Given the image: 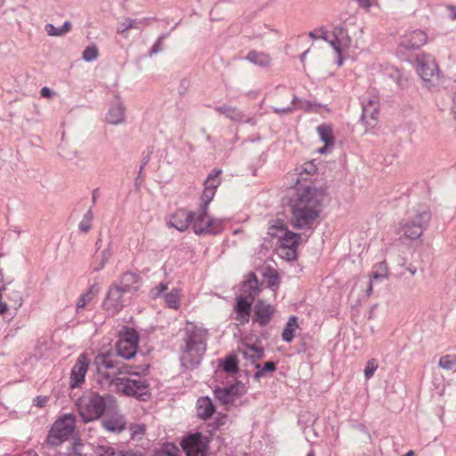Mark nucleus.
<instances>
[{
  "instance_id": "obj_1",
  "label": "nucleus",
  "mask_w": 456,
  "mask_h": 456,
  "mask_svg": "<svg viewBox=\"0 0 456 456\" xmlns=\"http://www.w3.org/2000/svg\"><path fill=\"white\" fill-rule=\"evenodd\" d=\"M293 188L282 199L289 211V223L295 230H310L318 223L328 198L327 184L317 185L314 160L301 166Z\"/></svg>"
},
{
  "instance_id": "obj_2",
  "label": "nucleus",
  "mask_w": 456,
  "mask_h": 456,
  "mask_svg": "<svg viewBox=\"0 0 456 456\" xmlns=\"http://www.w3.org/2000/svg\"><path fill=\"white\" fill-rule=\"evenodd\" d=\"M208 330L194 322H187L184 328L180 360L183 366L194 369L201 363L208 347Z\"/></svg>"
},
{
  "instance_id": "obj_3",
  "label": "nucleus",
  "mask_w": 456,
  "mask_h": 456,
  "mask_svg": "<svg viewBox=\"0 0 456 456\" xmlns=\"http://www.w3.org/2000/svg\"><path fill=\"white\" fill-rule=\"evenodd\" d=\"M76 406L83 423L86 424L102 418L107 409L116 407V398L110 394L102 396L87 391L77 400Z\"/></svg>"
},
{
  "instance_id": "obj_4",
  "label": "nucleus",
  "mask_w": 456,
  "mask_h": 456,
  "mask_svg": "<svg viewBox=\"0 0 456 456\" xmlns=\"http://www.w3.org/2000/svg\"><path fill=\"white\" fill-rule=\"evenodd\" d=\"M428 42V35L421 29H415L403 35L395 50V55L403 61L413 63L419 56L424 55L421 47Z\"/></svg>"
},
{
  "instance_id": "obj_5",
  "label": "nucleus",
  "mask_w": 456,
  "mask_h": 456,
  "mask_svg": "<svg viewBox=\"0 0 456 456\" xmlns=\"http://www.w3.org/2000/svg\"><path fill=\"white\" fill-rule=\"evenodd\" d=\"M77 418L73 413H66L59 417L48 430L45 443L53 447H59L75 434Z\"/></svg>"
},
{
  "instance_id": "obj_6",
  "label": "nucleus",
  "mask_w": 456,
  "mask_h": 456,
  "mask_svg": "<svg viewBox=\"0 0 456 456\" xmlns=\"http://www.w3.org/2000/svg\"><path fill=\"white\" fill-rule=\"evenodd\" d=\"M102 378L109 380L110 384L116 385L117 388L126 396L134 397L140 401H146L151 397L150 384L145 380L131 379L129 378H111V374L109 372L102 373Z\"/></svg>"
},
{
  "instance_id": "obj_7",
  "label": "nucleus",
  "mask_w": 456,
  "mask_h": 456,
  "mask_svg": "<svg viewBox=\"0 0 456 456\" xmlns=\"http://www.w3.org/2000/svg\"><path fill=\"white\" fill-rule=\"evenodd\" d=\"M431 217L429 208L416 210L413 219L400 222L397 234L411 240H417L429 225Z\"/></svg>"
},
{
  "instance_id": "obj_8",
  "label": "nucleus",
  "mask_w": 456,
  "mask_h": 456,
  "mask_svg": "<svg viewBox=\"0 0 456 456\" xmlns=\"http://www.w3.org/2000/svg\"><path fill=\"white\" fill-rule=\"evenodd\" d=\"M139 341L140 334L135 329L122 326L118 333V340L115 344V354L122 359H133L137 354Z\"/></svg>"
},
{
  "instance_id": "obj_9",
  "label": "nucleus",
  "mask_w": 456,
  "mask_h": 456,
  "mask_svg": "<svg viewBox=\"0 0 456 456\" xmlns=\"http://www.w3.org/2000/svg\"><path fill=\"white\" fill-rule=\"evenodd\" d=\"M118 355L115 354L112 350L105 353H100L94 357V363L96 365L97 372L102 374V368L106 370H116L111 378H118V375L128 374L134 376H140V372L133 371L134 365L125 363L122 360L118 359Z\"/></svg>"
},
{
  "instance_id": "obj_10",
  "label": "nucleus",
  "mask_w": 456,
  "mask_h": 456,
  "mask_svg": "<svg viewBox=\"0 0 456 456\" xmlns=\"http://www.w3.org/2000/svg\"><path fill=\"white\" fill-rule=\"evenodd\" d=\"M211 442V436L200 431L187 432L182 437L180 446L186 456H206Z\"/></svg>"
},
{
  "instance_id": "obj_11",
  "label": "nucleus",
  "mask_w": 456,
  "mask_h": 456,
  "mask_svg": "<svg viewBox=\"0 0 456 456\" xmlns=\"http://www.w3.org/2000/svg\"><path fill=\"white\" fill-rule=\"evenodd\" d=\"M413 64L416 65L417 71L420 76L424 86L428 90H433L437 86L433 79H439V69L435 60L430 54H424L419 56V60H415Z\"/></svg>"
},
{
  "instance_id": "obj_12",
  "label": "nucleus",
  "mask_w": 456,
  "mask_h": 456,
  "mask_svg": "<svg viewBox=\"0 0 456 456\" xmlns=\"http://www.w3.org/2000/svg\"><path fill=\"white\" fill-rule=\"evenodd\" d=\"M301 239L300 233L292 232L287 227L278 238L280 256L288 262L296 261Z\"/></svg>"
},
{
  "instance_id": "obj_13",
  "label": "nucleus",
  "mask_w": 456,
  "mask_h": 456,
  "mask_svg": "<svg viewBox=\"0 0 456 456\" xmlns=\"http://www.w3.org/2000/svg\"><path fill=\"white\" fill-rule=\"evenodd\" d=\"M117 284L111 283L107 290L105 297L102 303V308L110 315L114 316L120 313L125 307V295Z\"/></svg>"
},
{
  "instance_id": "obj_14",
  "label": "nucleus",
  "mask_w": 456,
  "mask_h": 456,
  "mask_svg": "<svg viewBox=\"0 0 456 456\" xmlns=\"http://www.w3.org/2000/svg\"><path fill=\"white\" fill-rule=\"evenodd\" d=\"M275 306L267 303L265 299L259 298L254 304L252 322L260 327L267 326L275 314Z\"/></svg>"
},
{
  "instance_id": "obj_15",
  "label": "nucleus",
  "mask_w": 456,
  "mask_h": 456,
  "mask_svg": "<svg viewBox=\"0 0 456 456\" xmlns=\"http://www.w3.org/2000/svg\"><path fill=\"white\" fill-rule=\"evenodd\" d=\"M89 363L90 360L87 354H80L70 371V389L80 387L85 383Z\"/></svg>"
},
{
  "instance_id": "obj_16",
  "label": "nucleus",
  "mask_w": 456,
  "mask_h": 456,
  "mask_svg": "<svg viewBox=\"0 0 456 456\" xmlns=\"http://www.w3.org/2000/svg\"><path fill=\"white\" fill-rule=\"evenodd\" d=\"M254 301L255 299H253L252 296L250 297H247L242 295L236 297L233 311L236 314L234 319L239 322V325H245L248 323L250 317H252L253 314Z\"/></svg>"
},
{
  "instance_id": "obj_17",
  "label": "nucleus",
  "mask_w": 456,
  "mask_h": 456,
  "mask_svg": "<svg viewBox=\"0 0 456 456\" xmlns=\"http://www.w3.org/2000/svg\"><path fill=\"white\" fill-rule=\"evenodd\" d=\"M243 384L240 381H237L226 387H216L214 389V395L223 405L232 404L236 399L240 398L243 392L240 388Z\"/></svg>"
},
{
  "instance_id": "obj_18",
  "label": "nucleus",
  "mask_w": 456,
  "mask_h": 456,
  "mask_svg": "<svg viewBox=\"0 0 456 456\" xmlns=\"http://www.w3.org/2000/svg\"><path fill=\"white\" fill-rule=\"evenodd\" d=\"M196 213L194 211H188L185 208L176 209L171 216L168 221L169 227L175 228L183 232L193 225L196 220Z\"/></svg>"
},
{
  "instance_id": "obj_19",
  "label": "nucleus",
  "mask_w": 456,
  "mask_h": 456,
  "mask_svg": "<svg viewBox=\"0 0 456 456\" xmlns=\"http://www.w3.org/2000/svg\"><path fill=\"white\" fill-rule=\"evenodd\" d=\"M205 219H207L205 225H201V223L198 221V216H196L192 225V231L196 235L217 236L224 232V224L223 220L208 216Z\"/></svg>"
},
{
  "instance_id": "obj_20",
  "label": "nucleus",
  "mask_w": 456,
  "mask_h": 456,
  "mask_svg": "<svg viewBox=\"0 0 456 456\" xmlns=\"http://www.w3.org/2000/svg\"><path fill=\"white\" fill-rule=\"evenodd\" d=\"M118 287L127 294H136L142 286V277L139 273L126 271L122 273L119 277L113 281Z\"/></svg>"
},
{
  "instance_id": "obj_21",
  "label": "nucleus",
  "mask_w": 456,
  "mask_h": 456,
  "mask_svg": "<svg viewBox=\"0 0 456 456\" xmlns=\"http://www.w3.org/2000/svg\"><path fill=\"white\" fill-rule=\"evenodd\" d=\"M361 120L366 127L373 128L376 126L379 115V102L377 99L362 100Z\"/></svg>"
},
{
  "instance_id": "obj_22",
  "label": "nucleus",
  "mask_w": 456,
  "mask_h": 456,
  "mask_svg": "<svg viewBox=\"0 0 456 456\" xmlns=\"http://www.w3.org/2000/svg\"><path fill=\"white\" fill-rule=\"evenodd\" d=\"M219 185L220 180H217L215 185H204L199 205L198 221L200 223H203L205 218L208 217L209 204L213 200Z\"/></svg>"
},
{
  "instance_id": "obj_23",
  "label": "nucleus",
  "mask_w": 456,
  "mask_h": 456,
  "mask_svg": "<svg viewBox=\"0 0 456 456\" xmlns=\"http://www.w3.org/2000/svg\"><path fill=\"white\" fill-rule=\"evenodd\" d=\"M197 417L202 420L210 419L216 411V406L209 396H201L197 400Z\"/></svg>"
},
{
  "instance_id": "obj_24",
  "label": "nucleus",
  "mask_w": 456,
  "mask_h": 456,
  "mask_svg": "<svg viewBox=\"0 0 456 456\" xmlns=\"http://www.w3.org/2000/svg\"><path fill=\"white\" fill-rule=\"evenodd\" d=\"M260 283L255 273L249 272L246 276V279L241 283V294L244 297H250L253 299L259 294Z\"/></svg>"
},
{
  "instance_id": "obj_25",
  "label": "nucleus",
  "mask_w": 456,
  "mask_h": 456,
  "mask_svg": "<svg viewBox=\"0 0 456 456\" xmlns=\"http://www.w3.org/2000/svg\"><path fill=\"white\" fill-rule=\"evenodd\" d=\"M126 108L120 98L118 97L117 102L110 106L107 115L106 120L112 125H118L125 121Z\"/></svg>"
},
{
  "instance_id": "obj_26",
  "label": "nucleus",
  "mask_w": 456,
  "mask_h": 456,
  "mask_svg": "<svg viewBox=\"0 0 456 456\" xmlns=\"http://www.w3.org/2000/svg\"><path fill=\"white\" fill-rule=\"evenodd\" d=\"M219 368L225 373L236 375L240 371L239 360L235 352H232L224 358L219 359Z\"/></svg>"
},
{
  "instance_id": "obj_27",
  "label": "nucleus",
  "mask_w": 456,
  "mask_h": 456,
  "mask_svg": "<svg viewBox=\"0 0 456 456\" xmlns=\"http://www.w3.org/2000/svg\"><path fill=\"white\" fill-rule=\"evenodd\" d=\"M102 426L109 432L121 433L126 428V420L122 416L103 419Z\"/></svg>"
},
{
  "instance_id": "obj_28",
  "label": "nucleus",
  "mask_w": 456,
  "mask_h": 456,
  "mask_svg": "<svg viewBox=\"0 0 456 456\" xmlns=\"http://www.w3.org/2000/svg\"><path fill=\"white\" fill-rule=\"evenodd\" d=\"M215 110L220 114L224 115L226 118L234 122L244 121L245 114L236 107H232L227 104L219 105L215 107Z\"/></svg>"
},
{
  "instance_id": "obj_29",
  "label": "nucleus",
  "mask_w": 456,
  "mask_h": 456,
  "mask_svg": "<svg viewBox=\"0 0 456 456\" xmlns=\"http://www.w3.org/2000/svg\"><path fill=\"white\" fill-rule=\"evenodd\" d=\"M228 419V414L218 412L213 421L206 423V432L208 434L207 436H211L213 438L214 433L216 430H220L224 425H226Z\"/></svg>"
},
{
  "instance_id": "obj_30",
  "label": "nucleus",
  "mask_w": 456,
  "mask_h": 456,
  "mask_svg": "<svg viewBox=\"0 0 456 456\" xmlns=\"http://www.w3.org/2000/svg\"><path fill=\"white\" fill-rule=\"evenodd\" d=\"M263 276L266 281L267 287L270 289H272L274 293H276V291L279 289L281 283V276L278 271L271 266H267L265 269Z\"/></svg>"
},
{
  "instance_id": "obj_31",
  "label": "nucleus",
  "mask_w": 456,
  "mask_h": 456,
  "mask_svg": "<svg viewBox=\"0 0 456 456\" xmlns=\"http://www.w3.org/2000/svg\"><path fill=\"white\" fill-rule=\"evenodd\" d=\"M298 318L296 315H291L281 332V338L287 343L293 341L295 338L296 330L298 328Z\"/></svg>"
},
{
  "instance_id": "obj_32",
  "label": "nucleus",
  "mask_w": 456,
  "mask_h": 456,
  "mask_svg": "<svg viewBox=\"0 0 456 456\" xmlns=\"http://www.w3.org/2000/svg\"><path fill=\"white\" fill-rule=\"evenodd\" d=\"M277 362H265L263 365L256 362L254 363V367L256 371L253 375V379L255 381H259L261 378L266 376L268 373H273L277 369Z\"/></svg>"
},
{
  "instance_id": "obj_33",
  "label": "nucleus",
  "mask_w": 456,
  "mask_h": 456,
  "mask_svg": "<svg viewBox=\"0 0 456 456\" xmlns=\"http://www.w3.org/2000/svg\"><path fill=\"white\" fill-rule=\"evenodd\" d=\"M246 60L249 62L258 65L260 67H267L271 62L269 54L256 50H251L246 56Z\"/></svg>"
},
{
  "instance_id": "obj_34",
  "label": "nucleus",
  "mask_w": 456,
  "mask_h": 456,
  "mask_svg": "<svg viewBox=\"0 0 456 456\" xmlns=\"http://www.w3.org/2000/svg\"><path fill=\"white\" fill-rule=\"evenodd\" d=\"M246 346L253 352V354H250L248 351H242L241 354L245 359L250 360L253 364L256 363L257 360H261L265 356V348L262 346L253 344L246 345Z\"/></svg>"
},
{
  "instance_id": "obj_35",
  "label": "nucleus",
  "mask_w": 456,
  "mask_h": 456,
  "mask_svg": "<svg viewBox=\"0 0 456 456\" xmlns=\"http://www.w3.org/2000/svg\"><path fill=\"white\" fill-rule=\"evenodd\" d=\"M317 132L321 141L324 144H327V146H334L335 137L331 126L325 124L320 125L317 126Z\"/></svg>"
},
{
  "instance_id": "obj_36",
  "label": "nucleus",
  "mask_w": 456,
  "mask_h": 456,
  "mask_svg": "<svg viewBox=\"0 0 456 456\" xmlns=\"http://www.w3.org/2000/svg\"><path fill=\"white\" fill-rule=\"evenodd\" d=\"M181 289L173 288L170 292L163 295L167 306L170 309L177 310L180 307Z\"/></svg>"
},
{
  "instance_id": "obj_37",
  "label": "nucleus",
  "mask_w": 456,
  "mask_h": 456,
  "mask_svg": "<svg viewBox=\"0 0 456 456\" xmlns=\"http://www.w3.org/2000/svg\"><path fill=\"white\" fill-rule=\"evenodd\" d=\"M370 278L374 281H382L388 278V267L386 261L375 264L372 267Z\"/></svg>"
},
{
  "instance_id": "obj_38",
  "label": "nucleus",
  "mask_w": 456,
  "mask_h": 456,
  "mask_svg": "<svg viewBox=\"0 0 456 456\" xmlns=\"http://www.w3.org/2000/svg\"><path fill=\"white\" fill-rule=\"evenodd\" d=\"M287 224L281 218H276L272 221L268 227V235L272 238H279L280 235L286 230Z\"/></svg>"
},
{
  "instance_id": "obj_39",
  "label": "nucleus",
  "mask_w": 456,
  "mask_h": 456,
  "mask_svg": "<svg viewBox=\"0 0 456 456\" xmlns=\"http://www.w3.org/2000/svg\"><path fill=\"white\" fill-rule=\"evenodd\" d=\"M7 299L9 301L10 307L14 310H18L23 303L21 293L15 289H9Z\"/></svg>"
},
{
  "instance_id": "obj_40",
  "label": "nucleus",
  "mask_w": 456,
  "mask_h": 456,
  "mask_svg": "<svg viewBox=\"0 0 456 456\" xmlns=\"http://www.w3.org/2000/svg\"><path fill=\"white\" fill-rule=\"evenodd\" d=\"M94 218L93 207H91L84 215L82 220L78 224V229L83 233H87L92 228V222Z\"/></svg>"
},
{
  "instance_id": "obj_41",
  "label": "nucleus",
  "mask_w": 456,
  "mask_h": 456,
  "mask_svg": "<svg viewBox=\"0 0 456 456\" xmlns=\"http://www.w3.org/2000/svg\"><path fill=\"white\" fill-rule=\"evenodd\" d=\"M438 366L448 370H456V355H443L439 359Z\"/></svg>"
},
{
  "instance_id": "obj_42",
  "label": "nucleus",
  "mask_w": 456,
  "mask_h": 456,
  "mask_svg": "<svg viewBox=\"0 0 456 456\" xmlns=\"http://www.w3.org/2000/svg\"><path fill=\"white\" fill-rule=\"evenodd\" d=\"M291 103L295 106V110H302L306 113H311V110H314V109H311V101L301 99L297 97L296 94L293 95Z\"/></svg>"
},
{
  "instance_id": "obj_43",
  "label": "nucleus",
  "mask_w": 456,
  "mask_h": 456,
  "mask_svg": "<svg viewBox=\"0 0 456 456\" xmlns=\"http://www.w3.org/2000/svg\"><path fill=\"white\" fill-rule=\"evenodd\" d=\"M178 447L171 442H166L158 451V456H178Z\"/></svg>"
},
{
  "instance_id": "obj_44",
  "label": "nucleus",
  "mask_w": 456,
  "mask_h": 456,
  "mask_svg": "<svg viewBox=\"0 0 456 456\" xmlns=\"http://www.w3.org/2000/svg\"><path fill=\"white\" fill-rule=\"evenodd\" d=\"M342 30L343 29L341 27L336 28L335 31L331 35V37H330V41H328L336 53H340V52L343 51L341 41L339 39V35L342 33Z\"/></svg>"
},
{
  "instance_id": "obj_45",
  "label": "nucleus",
  "mask_w": 456,
  "mask_h": 456,
  "mask_svg": "<svg viewBox=\"0 0 456 456\" xmlns=\"http://www.w3.org/2000/svg\"><path fill=\"white\" fill-rule=\"evenodd\" d=\"M99 56V51L95 45H91L86 47L83 51L82 58L87 62L96 60Z\"/></svg>"
},
{
  "instance_id": "obj_46",
  "label": "nucleus",
  "mask_w": 456,
  "mask_h": 456,
  "mask_svg": "<svg viewBox=\"0 0 456 456\" xmlns=\"http://www.w3.org/2000/svg\"><path fill=\"white\" fill-rule=\"evenodd\" d=\"M71 438H73V442L69 447V451L72 452L76 456H82L81 450L84 446V444L79 434L75 432Z\"/></svg>"
},
{
  "instance_id": "obj_47",
  "label": "nucleus",
  "mask_w": 456,
  "mask_h": 456,
  "mask_svg": "<svg viewBox=\"0 0 456 456\" xmlns=\"http://www.w3.org/2000/svg\"><path fill=\"white\" fill-rule=\"evenodd\" d=\"M377 369H378L377 360L374 358L370 359L367 362L365 368H364V378L366 379H370V378H372L374 375V372L376 371Z\"/></svg>"
},
{
  "instance_id": "obj_48",
  "label": "nucleus",
  "mask_w": 456,
  "mask_h": 456,
  "mask_svg": "<svg viewBox=\"0 0 456 456\" xmlns=\"http://www.w3.org/2000/svg\"><path fill=\"white\" fill-rule=\"evenodd\" d=\"M132 28H138L137 22L134 19L126 18L118 28V33L123 34Z\"/></svg>"
},
{
  "instance_id": "obj_49",
  "label": "nucleus",
  "mask_w": 456,
  "mask_h": 456,
  "mask_svg": "<svg viewBox=\"0 0 456 456\" xmlns=\"http://www.w3.org/2000/svg\"><path fill=\"white\" fill-rule=\"evenodd\" d=\"M115 450L112 446L99 444L96 446L95 452L98 456H114Z\"/></svg>"
},
{
  "instance_id": "obj_50",
  "label": "nucleus",
  "mask_w": 456,
  "mask_h": 456,
  "mask_svg": "<svg viewBox=\"0 0 456 456\" xmlns=\"http://www.w3.org/2000/svg\"><path fill=\"white\" fill-rule=\"evenodd\" d=\"M308 36L312 39L322 38L324 41H330V34L322 27L318 28V29H314L313 31H310Z\"/></svg>"
},
{
  "instance_id": "obj_51",
  "label": "nucleus",
  "mask_w": 456,
  "mask_h": 456,
  "mask_svg": "<svg viewBox=\"0 0 456 456\" xmlns=\"http://www.w3.org/2000/svg\"><path fill=\"white\" fill-rule=\"evenodd\" d=\"M222 174V170L219 168L213 169L208 175L207 179L204 182V185H215L217 180L221 181L220 175Z\"/></svg>"
},
{
  "instance_id": "obj_52",
  "label": "nucleus",
  "mask_w": 456,
  "mask_h": 456,
  "mask_svg": "<svg viewBox=\"0 0 456 456\" xmlns=\"http://www.w3.org/2000/svg\"><path fill=\"white\" fill-rule=\"evenodd\" d=\"M131 439H134L137 436H142L146 432V427L144 424H131Z\"/></svg>"
},
{
  "instance_id": "obj_53",
  "label": "nucleus",
  "mask_w": 456,
  "mask_h": 456,
  "mask_svg": "<svg viewBox=\"0 0 456 456\" xmlns=\"http://www.w3.org/2000/svg\"><path fill=\"white\" fill-rule=\"evenodd\" d=\"M167 290V284L164 282H160L155 288L151 290V295L152 298L163 297L166 291Z\"/></svg>"
},
{
  "instance_id": "obj_54",
  "label": "nucleus",
  "mask_w": 456,
  "mask_h": 456,
  "mask_svg": "<svg viewBox=\"0 0 456 456\" xmlns=\"http://www.w3.org/2000/svg\"><path fill=\"white\" fill-rule=\"evenodd\" d=\"M167 34H162L159 37L156 42L152 45V46L149 50V54H156L162 50L163 40L167 37Z\"/></svg>"
},
{
  "instance_id": "obj_55",
  "label": "nucleus",
  "mask_w": 456,
  "mask_h": 456,
  "mask_svg": "<svg viewBox=\"0 0 456 456\" xmlns=\"http://www.w3.org/2000/svg\"><path fill=\"white\" fill-rule=\"evenodd\" d=\"M100 292V284L98 282H94L88 289L84 293L90 301Z\"/></svg>"
},
{
  "instance_id": "obj_56",
  "label": "nucleus",
  "mask_w": 456,
  "mask_h": 456,
  "mask_svg": "<svg viewBox=\"0 0 456 456\" xmlns=\"http://www.w3.org/2000/svg\"><path fill=\"white\" fill-rule=\"evenodd\" d=\"M100 292V284L98 282H94L88 289L84 293L90 301Z\"/></svg>"
},
{
  "instance_id": "obj_57",
  "label": "nucleus",
  "mask_w": 456,
  "mask_h": 456,
  "mask_svg": "<svg viewBox=\"0 0 456 456\" xmlns=\"http://www.w3.org/2000/svg\"><path fill=\"white\" fill-rule=\"evenodd\" d=\"M45 31L49 36L61 37L63 36L61 27H55L54 25L48 23L45 25Z\"/></svg>"
},
{
  "instance_id": "obj_58",
  "label": "nucleus",
  "mask_w": 456,
  "mask_h": 456,
  "mask_svg": "<svg viewBox=\"0 0 456 456\" xmlns=\"http://www.w3.org/2000/svg\"><path fill=\"white\" fill-rule=\"evenodd\" d=\"M152 153H153V147H152V146H149V147L147 148V152H146V153H143L142 159V160H141L140 167H142V169H144V167H145L148 165V163L150 162Z\"/></svg>"
},
{
  "instance_id": "obj_59",
  "label": "nucleus",
  "mask_w": 456,
  "mask_h": 456,
  "mask_svg": "<svg viewBox=\"0 0 456 456\" xmlns=\"http://www.w3.org/2000/svg\"><path fill=\"white\" fill-rule=\"evenodd\" d=\"M307 350H308V346H307V343H306V337L305 336H301L300 337V340L298 341V345H297V354H302V353H305Z\"/></svg>"
},
{
  "instance_id": "obj_60",
  "label": "nucleus",
  "mask_w": 456,
  "mask_h": 456,
  "mask_svg": "<svg viewBox=\"0 0 456 456\" xmlns=\"http://www.w3.org/2000/svg\"><path fill=\"white\" fill-rule=\"evenodd\" d=\"M90 299L86 296L84 293L78 297L77 302V312L79 311V309H84L86 305L90 303Z\"/></svg>"
},
{
  "instance_id": "obj_61",
  "label": "nucleus",
  "mask_w": 456,
  "mask_h": 456,
  "mask_svg": "<svg viewBox=\"0 0 456 456\" xmlns=\"http://www.w3.org/2000/svg\"><path fill=\"white\" fill-rule=\"evenodd\" d=\"M145 175L143 174V169L139 167L138 175L134 179V188L135 190H139L142 183L144 182Z\"/></svg>"
},
{
  "instance_id": "obj_62",
  "label": "nucleus",
  "mask_w": 456,
  "mask_h": 456,
  "mask_svg": "<svg viewBox=\"0 0 456 456\" xmlns=\"http://www.w3.org/2000/svg\"><path fill=\"white\" fill-rule=\"evenodd\" d=\"M48 397L47 396H43V395H37L34 400H33V405L38 407V408H43L45 406L47 401H48Z\"/></svg>"
},
{
  "instance_id": "obj_63",
  "label": "nucleus",
  "mask_w": 456,
  "mask_h": 456,
  "mask_svg": "<svg viewBox=\"0 0 456 456\" xmlns=\"http://www.w3.org/2000/svg\"><path fill=\"white\" fill-rule=\"evenodd\" d=\"M190 86V79L187 77H184L180 80V85L178 87V92L181 95L184 94L187 91L188 87Z\"/></svg>"
},
{
  "instance_id": "obj_64",
  "label": "nucleus",
  "mask_w": 456,
  "mask_h": 456,
  "mask_svg": "<svg viewBox=\"0 0 456 456\" xmlns=\"http://www.w3.org/2000/svg\"><path fill=\"white\" fill-rule=\"evenodd\" d=\"M111 256H112V251L110 249V247L109 246L107 248H105L102 251L101 261L107 264L109 262L110 258L111 257Z\"/></svg>"
}]
</instances>
